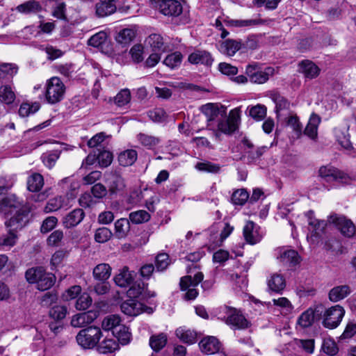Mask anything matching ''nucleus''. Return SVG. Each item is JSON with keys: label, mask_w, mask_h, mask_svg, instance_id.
I'll return each mask as SVG.
<instances>
[{"label": "nucleus", "mask_w": 356, "mask_h": 356, "mask_svg": "<svg viewBox=\"0 0 356 356\" xmlns=\"http://www.w3.org/2000/svg\"><path fill=\"white\" fill-rule=\"evenodd\" d=\"M321 119L319 115L312 113L308 123L304 130V134L312 140H316L318 136V128Z\"/></svg>", "instance_id": "nucleus-28"}, {"label": "nucleus", "mask_w": 356, "mask_h": 356, "mask_svg": "<svg viewBox=\"0 0 356 356\" xmlns=\"http://www.w3.org/2000/svg\"><path fill=\"white\" fill-rule=\"evenodd\" d=\"M64 238V233L60 229H56L51 232L46 240L47 245L54 248L60 245Z\"/></svg>", "instance_id": "nucleus-56"}, {"label": "nucleus", "mask_w": 356, "mask_h": 356, "mask_svg": "<svg viewBox=\"0 0 356 356\" xmlns=\"http://www.w3.org/2000/svg\"><path fill=\"white\" fill-rule=\"evenodd\" d=\"M201 351L207 355L218 353L220 349L219 341L214 337H207L202 339L199 343Z\"/></svg>", "instance_id": "nucleus-21"}, {"label": "nucleus", "mask_w": 356, "mask_h": 356, "mask_svg": "<svg viewBox=\"0 0 356 356\" xmlns=\"http://www.w3.org/2000/svg\"><path fill=\"white\" fill-rule=\"evenodd\" d=\"M241 48V43L234 40L227 39L220 43L219 51L228 56H234Z\"/></svg>", "instance_id": "nucleus-34"}, {"label": "nucleus", "mask_w": 356, "mask_h": 356, "mask_svg": "<svg viewBox=\"0 0 356 356\" xmlns=\"http://www.w3.org/2000/svg\"><path fill=\"white\" fill-rule=\"evenodd\" d=\"M201 111L207 118V127L210 129H214L213 122H217L222 115L218 107L213 104H207L201 107Z\"/></svg>", "instance_id": "nucleus-23"}, {"label": "nucleus", "mask_w": 356, "mask_h": 356, "mask_svg": "<svg viewBox=\"0 0 356 356\" xmlns=\"http://www.w3.org/2000/svg\"><path fill=\"white\" fill-rule=\"evenodd\" d=\"M88 43L89 45L99 48L103 51L104 48L108 47L109 44L108 35L105 31H99L91 36Z\"/></svg>", "instance_id": "nucleus-36"}, {"label": "nucleus", "mask_w": 356, "mask_h": 356, "mask_svg": "<svg viewBox=\"0 0 356 356\" xmlns=\"http://www.w3.org/2000/svg\"><path fill=\"white\" fill-rule=\"evenodd\" d=\"M177 337L183 342L192 344L196 341V333L184 327H179L176 330Z\"/></svg>", "instance_id": "nucleus-46"}, {"label": "nucleus", "mask_w": 356, "mask_h": 356, "mask_svg": "<svg viewBox=\"0 0 356 356\" xmlns=\"http://www.w3.org/2000/svg\"><path fill=\"white\" fill-rule=\"evenodd\" d=\"M267 284L271 291L281 293L286 286V282L282 275L274 273L268 278Z\"/></svg>", "instance_id": "nucleus-30"}, {"label": "nucleus", "mask_w": 356, "mask_h": 356, "mask_svg": "<svg viewBox=\"0 0 356 356\" xmlns=\"http://www.w3.org/2000/svg\"><path fill=\"white\" fill-rule=\"evenodd\" d=\"M240 113L241 108L238 107L232 110L227 117L221 115L214 125V129H212L215 136L219 138L221 134L230 135L235 132L241 122Z\"/></svg>", "instance_id": "nucleus-2"}, {"label": "nucleus", "mask_w": 356, "mask_h": 356, "mask_svg": "<svg viewBox=\"0 0 356 356\" xmlns=\"http://www.w3.org/2000/svg\"><path fill=\"white\" fill-rule=\"evenodd\" d=\"M138 140L142 145L146 147L148 149L154 147L161 141L159 138L145 134H138Z\"/></svg>", "instance_id": "nucleus-54"}, {"label": "nucleus", "mask_w": 356, "mask_h": 356, "mask_svg": "<svg viewBox=\"0 0 356 356\" xmlns=\"http://www.w3.org/2000/svg\"><path fill=\"white\" fill-rule=\"evenodd\" d=\"M334 136L338 143L342 148L347 151H351L353 149V145L350 140L347 127L336 128L334 129Z\"/></svg>", "instance_id": "nucleus-26"}, {"label": "nucleus", "mask_w": 356, "mask_h": 356, "mask_svg": "<svg viewBox=\"0 0 356 356\" xmlns=\"http://www.w3.org/2000/svg\"><path fill=\"white\" fill-rule=\"evenodd\" d=\"M58 224V218L55 216H49L43 221L40 227V232L42 234L52 231Z\"/></svg>", "instance_id": "nucleus-62"}, {"label": "nucleus", "mask_w": 356, "mask_h": 356, "mask_svg": "<svg viewBox=\"0 0 356 356\" xmlns=\"http://www.w3.org/2000/svg\"><path fill=\"white\" fill-rule=\"evenodd\" d=\"M120 308L124 314L130 316H136L143 312H152V308L144 306L141 302L134 299L124 301L122 303Z\"/></svg>", "instance_id": "nucleus-12"}, {"label": "nucleus", "mask_w": 356, "mask_h": 356, "mask_svg": "<svg viewBox=\"0 0 356 356\" xmlns=\"http://www.w3.org/2000/svg\"><path fill=\"white\" fill-rule=\"evenodd\" d=\"M63 184H66L67 186L70 187V191L66 194V200L70 203L71 201L75 199L78 194L79 184L76 181H71V179L69 178L63 179Z\"/></svg>", "instance_id": "nucleus-58"}, {"label": "nucleus", "mask_w": 356, "mask_h": 356, "mask_svg": "<svg viewBox=\"0 0 356 356\" xmlns=\"http://www.w3.org/2000/svg\"><path fill=\"white\" fill-rule=\"evenodd\" d=\"M318 173L319 176L327 182L337 181L348 184L352 180L348 175L332 166H322L320 168Z\"/></svg>", "instance_id": "nucleus-10"}, {"label": "nucleus", "mask_w": 356, "mask_h": 356, "mask_svg": "<svg viewBox=\"0 0 356 356\" xmlns=\"http://www.w3.org/2000/svg\"><path fill=\"white\" fill-rule=\"evenodd\" d=\"M220 318L233 330H241L244 327L245 318L242 312L235 308L224 307L221 309Z\"/></svg>", "instance_id": "nucleus-9"}, {"label": "nucleus", "mask_w": 356, "mask_h": 356, "mask_svg": "<svg viewBox=\"0 0 356 356\" xmlns=\"http://www.w3.org/2000/svg\"><path fill=\"white\" fill-rule=\"evenodd\" d=\"M308 222V229L311 232L312 236H320L324 231L327 223L325 220H320L315 218L314 213L309 211L306 213Z\"/></svg>", "instance_id": "nucleus-19"}, {"label": "nucleus", "mask_w": 356, "mask_h": 356, "mask_svg": "<svg viewBox=\"0 0 356 356\" xmlns=\"http://www.w3.org/2000/svg\"><path fill=\"white\" fill-rule=\"evenodd\" d=\"M280 261L284 265L293 266L299 262V256L296 251L290 249L280 250V256L277 257Z\"/></svg>", "instance_id": "nucleus-31"}, {"label": "nucleus", "mask_w": 356, "mask_h": 356, "mask_svg": "<svg viewBox=\"0 0 356 356\" xmlns=\"http://www.w3.org/2000/svg\"><path fill=\"white\" fill-rule=\"evenodd\" d=\"M98 316L95 311L78 313L72 316L70 324L74 327H83L91 324Z\"/></svg>", "instance_id": "nucleus-14"}, {"label": "nucleus", "mask_w": 356, "mask_h": 356, "mask_svg": "<svg viewBox=\"0 0 356 356\" xmlns=\"http://www.w3.org/2000/svg\"><path fill=\"white\" fill-rule=\"evenodd\" d=\"M266 306L268 308H270L273 306H276L280 309L281 312L285 314L290 313L293 309L291 302L285 297L273 299L272 302H267Z\"/></svg>", "instance_id": "nucleus-40"}, {"label": "nucleus", "mask_w": 356, "mask_h": 356, "mask_svg": "<svg viewBox=\"0 0 356 356\" xmlns=\"http://www.w3.org/2000/svg\"><path fill=\"white\" fill-rule=\"evenodd\" d=\"M158 8L165 16L176 17L182 13V6L176 0H159Z\"/></svg>", "instance_id": "nucleus-13"}, {"label": "nucleus", "mask_w": 356, "mask_h": 356, "mask_svg": "<svg viewBox=\"0 0 356 356\" xmlns=\"http://www.w3.org/2000/svg\"><path fill=\"white\" fill-rule=\"evenodd\" d=\"M65 90V86L60 78L53 76L47 79L44 86L45 101L49 104L61 102L64 99Z\"/></svg>", "instance_id": "nucleus-3"}, {"label": "nucleus", "mask_w": 356, "mask_h": 356, "mask_svg": "<svg viewBox=\"0 0 356 356\" xmlns=\"http://www.w3.org/2000/svg\"><path fill=\"white\" fill-rule=\"evenodd\" d=\"M136 37V31L131 28H126L120 30L115 36V40L118 43L122 44H129Z\"/></svg>", "instance_id": "nucleus-45"}, {"label": "nucleus", "mask_w": 356, "mask_h": 356, "mask_svg": "<svg viewBox=\"0 0 356 356\" xmlns=\"http://www.w3.org/2000/svg\"><path fill=\"white\" fill-rule=\"evenodd\" d=\"M119 349V343L112 338H104L97 346V350L99 353H112Z\"/></svg>", "instance_id": "nucleus-35"}, {"label": "nucleus", "mask_w": 356, "mask_h": 356, "mask_svg": "<svg viewBox=\"0 0 356 356\" xmlns=\"http://www.w3.org/2000/svg\"><path fill=\"white\" fill-rule=\"evenodd\" d=\"M15 99V93L10 86L0 87V101L6 104H10Z\"/></svg>", "instance_id": "nucleus-50"}, {"label": "nucleus", "mask_w": 356, "mask_h": 356, "mask_svg": "<svg viewBox=\"0 0 356 356\" xmlns=\"http://www.w3.org/2000/svg\"><path fill=\"white\" fill-rule=\"evenodd\" d=\"M145 47L141 44H134L129 51L131 60L136 63H139L144 60Z\"/></svg>", "instance_id": "nucleus-57"}, {"label": "nucleus", "mask_w": 356, "mask_h": 356, "mask_svg": "<svg viewBox=\"0 0 356 356\" xmlns=\"http://www.w3.org/2000/svg\"><path fill=\"white\" fill-rule=\"evenodd\" d=\"M84 217L85 213L82 209H74L63 218V226L66 229L74 227L82 222Z\"/></svg>", "instance_id": "nucleus-17"}, {"label": "nucleus", "mask_w": 356, "mask_h": 356, "mask_svg": "<svg viewBox=\"0 0 356 356\" xmlns=\"http://www.w3.org/2000/svg\"><path fill=\"white\" fill-rule=\"evenodd\" d=\"M67 309L65 306L56 305L49 311L50 316L54 320H61L66 316Z\"/></svg>", "instance_id": "nucleus-64"}, {"label": "nucleus", "mask_w": 356, "mask_h": 356, "mask_svg": "<svg viewBox=\"0 0 356 356\" xmlns=\"http://www.w3.org/2000/svg\"><path fill=\"white\" fill-rule=\"evenodd\" d=\"M145 46L150 51L165 53L168 50V45L165 42L162 35L157 33H152L146 38Z\"/></svg>", "instance_id": "nucleus-15"}, {"label": "nucleus", "mask_w": 356, "mask_h": 356, "mask_svg": "<svg viewBox=\"0 0 356 356\" xmlns=\"http://www.w3.org/2000/svg\"><path fill=\"white\" fill-rule=\"evenodd\" d=\"M69 202L65 200L62 196L56 197L49 200L44 207V211L46 213H51L58 211V209L63 207H70Z\"/></svg>", "instance_id": "nucleus-38"}, {"label": "nucleus", "mask_w": 356, "mask_h": 356, "mask_svg": "<svg viewBox=\"0 0 356 356\" xmlns=\"http://www.w3.org/2000/svg\"><path fill=\"white\" fill-rule=\"evenodd\" d=\"M271 99L275 104V109L278 120H282L283 117L290 113L289 102L277 93H273L271 95Z\"/></svg>", "instance_id": "nucleus-22"}, {"label": "nucleus", "mask_w": 356, "mask_h": 356, "mask_svg": "<svg viewBox=\"0 0 356 356\" xmlns=\"http://www.w3.org/2000/svg\"><path fill=\"white\" fill-rule=\"evenodd\" d=\"M264 236L261 228L253 221L246 222V243L254 245L260 242Z\"/></svg>", "instance_id": "nucleus-16"}, {"label": "nucleus", "mask_w": 356, "mask_h": 356, "mask_svg": "<svg viewBox=\"0 0 356 356\" xmlns=\"http://www.w3.org/2000/svg\"><path fill=\"white\" fill-rule=\"evenodd\" d=\"M136 275L134 271L129 270L127 266H124L114 277V282L120 287L126 288L133 283Z\"/></svg>", "instance_id": "nucleus-18"}, {"label": "nucleus", "mask_w": 356, "mask_h": 356, "mask_svg": "<svg viewBox=\"0 0 356 356\" xmlns=\"http://www.w3.org/2000/svg\"><path fill=\"white\" fill-rule=\"evenodd\" d=\"M27 185L30 191L36 192L40 191L44 185L42 176L38 173L33 174L28 179Z\"/></svg>", "instance_id": "nucleus-49"}, {"label": "nucleus", "mask_w": 356, "mask_h": 356, "mask_svg": "<svg viewBox=\"0 0 356 356\" xmlns=\"http://www.w3.org/2000/svg\"><path fill=\"white\" fill-rule=\"evenodd\" d=\"M40 108V104L38 102H34L32 104L23 103L20 105L19 108V115L22 117H28L30 115L34 114Z\"/></svg>", "instance_id": "nucleus-52"}, {"label": "nucleus", "mask_w": 356, "mask_h": 356, "mask_svg": "<svg viewBox=\"0 0 356 356\" xmlns=\"http://www.w3.org/2000/svg\"><path fill=\"white\" fill-rule=\"evenodd\" d=\"M275 70L273 67H267L261 69L257 65H249L246 67V75L251 83L263 84L266 83L270 76L274 74Z\"/></svg>", "instance_id": "nucleus-8"}, {"label": "nucleus", "mask_w": 356, "mask_h": 356, "mask_svg": "<svg viewBox=\"0 0 356 356\" xmlns=\"http://www.w3.org/2000/svg\"><path fill=\"white\" fill-rule=\"evenodd\" d=\"M351 292L348 285H340L332 288L329 293L328 297L331 302H336L346 298Z\"/></svg>", "instance_id": "nucleus-33"}, {"label": "nucleus", "mask_w": 356, "mask_h": 356, "mask_svg": "<svg viewBox=\"0 0 356 356\" xmlns=\"http://www.w3.org/2000/svg\"><path fill=\"white\" fill-rule=\"evenodd\" d=\"M138 157V154L134 149H127L121 152L118 156V161L122 166H130L133 165Z\"/></svg>", "instance_id": "nucleus-44"}, {"label": "nucleus", "mask_w": 356, "mask_h": 356, "mask_svg": "<svg viewBox=\"0 0 356 356\" xmlns=\"http://www.w3.org/2000/svg\"><path fill=\"white\" fill-rule=\"evenodd\" d=\"M188 60L192 64H203L208 66H211L213 61L211 54L202 50H197L191 53Z\"/></svg>", "instance_id": "nucleus-25"}, {"label": "nucleus", "mask_w": 356, "mask_h": 356, "mask_svg": "<svg viewBox=\"0 0 356 356\" xmlns=\"http://www.w3.org/2000/svg\"><path fill=\"white\" fill-rule=\"evenodd\" d=\"M167 343V336L163 333L153 335L149 339V346L156 352L161 350Z\"/></svg>", "instance_id": "nucleus-48"}, {"label": "nucleus", "mask_w": 356, "mask_h": 356, "mask_svg": "<svg viewBox=\"0 0 356 356\" xmlns=\"http://www.w3.org/2000/svg\"><path fill=\"white\" fill-rule=\"evenodd\" d=\"M299 70L309 79L317 77L320 74V68L312 61L305 60L299 64Z\"/></svg>", "instance_id": "nucleus-27"}, {"label": "nucleus", "mask_w": 356, "mask_h": 356, "mask_svg": "<svg viewBox=\"0 0 356 356\" xmlns=\"http://www.w3.org/2000/svg\"><path fill=\"white\" fill-rule=\"evenodd\" d=\"M17 239L18 236L17 233L8 229V233L6 234L0 236V246L3 248H10L16 244Z\"/></svg>", "instance_id": "nucleus-55"}, {"label": "nucleus", "mask_w": 356, "mask_h": 356, "mask_svg": "<svg viewBox=\"0 0 356 356\" xmlns=\"http://www.w3.org/2000/svg\"><path fill=\"white\" fill-rule=\"evenodd\" d=\"M122 325L119 315L111 314L104 318L101 326L104 331H111L113 334L114 331H116Z\"/></svg>", "instance_id": "nucleus-29"}, {"label": "nucleus", "mask_w": 356, "mask_h": 356, "mask_svg": "<svg viewBox=\"0 0 356 356\" xmlns=\"http://www.w3.org/2000/svg\"><path fill=\"white\" fill-rule=\"evenodd\" d=\"M320 306L308 308L299 316L297 319V325L303 329L311 327L314 323L315 314L320 312Z\"/></svg>", "instance_id": "nucleus-20"}, {"label": "nucleus", "mask_w": 356, "mask_h": 356, "mask_svg": "<svg viewBox=\"0 0 356 356\" xmlns=\"http://www.w3.org/2000/svg\"><path fill=\"white\" fill-rule=\"evenodd\" d=\"M102 337L101 328L97 326H89L78 332L76 340L82 348L92 349L97 347Z\"/></svg>", "instance_id": "nucleus-5"}, {"label": "nucleus", "mask_w": 356, "mask_h": 356, "mask_svg": "<svg viewBox=\"0 0 356 356\" xmlns=\"http://www.w3.org/2000/svg\"><path fill=\"white\" fill-rule=\"evenodd\" d=\"M131 101V92L128 89L121 90L113 98V103L118 107L128 104Z\"/></svg>", "instance_id": "nucleus-53"}, {"label": "nucleus", "mask_w": 356, "mask_h": 356, "mask_svg": "<svg viewBox=\"0 0 356 356\" xmlns=\"http://www.w3.org/2000/svg\"><path fill=\"white\" fill-rule=\"evenodd\" d=\"M345 314L343 307L337 305L327 309L323 315V325L328 329H334L339 326Z\"/></svg>", "instance_id": "nucleus-7"}, {"label": "nucleus", "mask_w": 356, "mask_h": 356, "mask_svg": "<svg viewBox=\"0 0 356 356\" xmlns=\"http://www.w3.org/2000/svg\"><path fill=\"white\" fill-rule=\"evenodd\" d=\"M92 275L96 280L106 281L111 275V268L108 264H99L94 268Z\"/></svg>", "instance_id": "nucleus-37"}, {"label": "nucleus", "mask_w": 356, "mask_h": 356, "mask_svg": "<svg viewBox=\"0 0 356 356\" xmlns=\"http://www.w3.org/2000/svg\"><path fill=\"white\" fill-rule=\"evenodd\" d=\"M183 56L179 51L168 54L163 61V63L170 69H175L180 66Z\"/></svg>", "instance_id": "nucleus-47"}, {"label": "nucleus", "mask_w": 356, "mask_h": 356, "mask_svg": "<svg viewBox=\"0 0 356 356\" xmlns=\"http://www.w3.org/2000/svg\"><path fill=\"white\" fill-rule=\"evenodd\" d=\"M144 291V284L142 282H134L128 289L127 293L131 299L138 298Z\"/></svg>", "instance_id": "nucleus-63"}, {"label": "nucleus", "mask_w": 356, "mask_h": 356, "mask_svg": "<svg viewBox=\"0 0 356 356\" xmlns=\"http://www.w3.org/2000/svg\"><path fill=\"white\" fill-rule=\"evenodd\" d=\"M26 278L29 283H35L40 291L50 289L56 282L55 275L45 272L41 267L29 269L26 272Z\"/></svg>", "instance_id": "nucleus-4"}, {"label": "nucleus", "mask_w": 356, "mask_h": 356, "mask_svg": "<svg viewBox=\"0 0 356 356\" xmlns=\"http://www.w3.org/2000/svg\"><path fill=\"white\" fill-rule=\"evenodd\" d=\"M82 289L79 285H74L68 288L62 294V299L64 301H70L77 298L81 293Z\"/></svg>", "instance_id": "nucleus-60"}, {"label": "nucleus", "mask_w": 356, "mask_h": 356, "mask_svg": "<svg viewBox=\"0 0 356 356\" xmlns=\"http://www.w3.org/2000/svg\"><path fill=\"white\" fill-rule=\"evenodd\" d=\"M114 226L115 236L120 239L125 238L130 230L129 222L126 218L118 219L115 221Z\"/></svg>", "instance_id": "nucleus-41"}, {"label": "nucleus", "mask_w": 356, "mask_h": 356, "mask_svg": "<svg viewBox=\"0 0 356 356\" xmlns=\"http://www.w3.org/2000/svg\"><path fill=\"white\" fill-rule=\"evenodd\" d=\"M92 303V298L87 293H83L77 298L74 307L79 311L88 309Z\"/></svg>", "instance_id": "nucleus-51"}, {"label": "nucleus", "mask_w": 356, "mask_h": 356, "mask_svg": "<svg viewBox=\"0 0 356 356\" xmlns=\"http://www.w3.org/2000/svg\"><path fill=\"white\" fill-rule=\"evenodd\" d=\"M150 218V215L145 210H139L131 212L129 214L130 220L135 224H140L148 221Z\"/></svg>", "instance_id": "nucleus-59"}, {"label": "nucleus", "mask_w": 356, "mask_h": 356, "mask_svg": "<svg viewBox=\"0 0 356 356\" xmlns=\"http://www.w3.org/2000/svg\"><path fill=\"white\" fill-rule=\"evenodd\" d=\"M204 275L202 273H197L193 277L187 275L181 278L180 287L182 291H187L185 294L186 300H194L198 296L196 287L202 281Z\"/></svg>", "instance_id": "nucleus-6"}, {"label": "nucleus", "mask_w": 356, "mask_h": 356, "mask_svg": "<svg viewBox=\"0 0 356 356\" xmlns=\"http://www.w3.org/2000/svg\"><path fill=\"white\" fill-rule=\"evenodd\" d=\"M106 182L108 186V191L111 194H116L122 191L125 188L124 179L117 173L108 175Z\"/></svg>", "instance_id": "nucleus-24"}, {"label": "nucleus", "mask_w": 356, "mask_h": 356, "mask_svg": "<svg viewBox=\"0 0 356 356\" xmlns=\"http://www.w3.org/2000/svg\"><path fill=\"white\" fill-rule=\"evenodd\" d=\"M280 122L284 124L286 126L291 127L293 131L298 134H300L302 131V125L296 115L289 113L284 115L282 120H279Z\"/></svg>", "instance_id": "nucleus-42"}, {"label": "nucleus", "mask_w": 356, "mask_h": 356, "mask_svg": "<svg viewBox=\"0 0 356 356\" xmlns=\"http://www.w3.org/2000/svg\"><path fill=\"white\" fill-rule=\"evenodd\" d=\"M117 0H99L96 5V13L99 17H104L113 13L116 10Z\"/></svg>", "instance_id": "nucleus-32"}, {"label": "nucleus", "mask_w": 356, "mask_h": 356, "mask_svg": "<svg viewBox=\"0 0 356 356\" xmlns=\"http://www.w3.org/2000/svg\"><path fill=\"white\" fill-rule=\"evenodd\" d=\"M1 207L6 215L14 214L5 223L8 230L17 233L25 225L26 214L16 204H12L10 200H5L1 204Z\"/></svg>", "instance_id": "nucleus-1"}, {"label": "nucleus", "mask_w": 356, "mask_h": 356, "mask_svg": "<svg viewBox=\"0 0 356 356\" xmlns=\"http://www.w3.org/2000/svg\"><path fill=\"white\" fill-rule=\"evenodd\" d=\"M17 10L24 14L35 13L42 10V6L38 1L30 0L19 5Z\"/></svg>", "instance_id": "nucleus-43"}, {"label": "nucleus", "mask_w": 356, "mask_h": 356, "mask_svg": "<svg viewBox=\"0 0 356 356\" xmlns=\"http://www.w3.org/2000/svg\"><path fill=\"white\" fill-rule=\"evenodd\" d=\"M327 221L330 224H333L340 230L341 234L347 237H350L355 233V227L353 223L343 216L337 215H330Z\"/></svg>", "instance_id": "nucleus-11"}, {"label": "nucleus", "mask_w": 356, "mask_h": 356, "mask_svg": "<svg viewBox=\"0 0 356 356\" xmlns=\"http://www.w3.org/2000/svg\"><path fill=\"white\" fill-rule=\"evenodd\" d=\"M113 335L118 339V343L122 346L129 344L132 339V334L129 331V328L124 324L120 326L116 331H114Z\"/></svg>", "instance_id": "nucleus-39"}, {"label": "nucleus", "mask_w": 356, "mask_h": 356, "mask_svg": "<svg viewBox=\"0 0 356 356\" xmlns=\"http://www.w3.org/2000/svg\"><path fill=\"white\" fill-rule=\"evenodd\" d=\"M112 232L107 227H100L95 233V240L97 243H105L112 236Z\"/></svg>", "instance_id": "nucleus-61"}]
</instances>
